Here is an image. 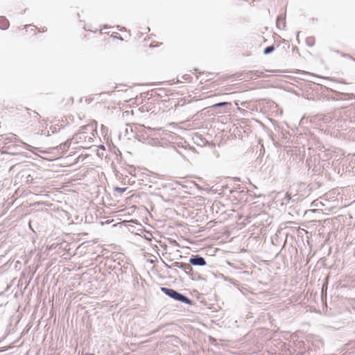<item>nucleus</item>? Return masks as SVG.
Listing matches in <instances>:
<instances>
[{"label": "nucleus", "instance_id": "obj_1", "mask_svg": "<svg viewBox=\"0 0 355 355\" xmlns=\"http://www.w3.org/2000/svg\"><path fill=\"white\" fill-rule=\"evenodd\" d=\"M161 291L164 293L166 295H167L168 296L171 297V298L175 300H178V301H180V302H184L186 304H191V300H189V298H187V297H185L184 295L178 293L177 291L173 290V289H171V288H165V287H162L161 288Z\"/></svg>", "mask_w": 355, "mask_h": 355}, {"label": "nucleus", "instance_id": "obj_2", "mask_svg": "<svg viewBox=\"0 0 355 355\" xmlns=\"http://www.w3.org/2000/svg\"><path fill=\"white\" fill-rule=\"evenodd\" d=\"M189 262L194 266H205L206 261L202 257L195 256L190 259Z\"/></svg>", "mask_w": 355, "mask_h": 355}, {"label": "nucleus", "instance_id": "obj_3", "mask_svg": "<svg viewBox=\"0 0 355 355\" xmlns=\"http://www.w3.org/2000/svg\"><path fill=\"white\" fill-rule=\"evenodd\" d=\"M10 26L9 21L3 16L0 17V29L6 30Z\"/></svg>", "mask_w": 355, "mask_h": 355}, {"label": "nucleus", "instance_id": "obj_4", "mask_svg": "<svg viewBox=\"0 0 355 355\" xmlns=\"http://www.w3.org/2000/svg\"><path fill=\"white\" fill-rule=\"evenodd\" d=\"M275 49V48L274 46H270L266 47L264 49L263 53H264V54H269V53H272Z\"/></svg>", "mask_w": 355, "mask_h": 355}, {"label": "nucleus", "instance_id": "obj_5", "mask_svg": "<svg viewBox=\"0 0 355 355\" xmlns=\"http://www.w3.org/2000/svg\"><path fill=\"white\" fill-rule=\"evenodd\" d=\"M28 28H31L33 30L32 26L31 25L26 26L24 28L20 29V31L21 32V35H24V32H27Z\"/></svg>", "mask_w": 355, "mask_h": 355}, {"label": "nucleus", "instance_id": "obj_6", "mask_svg": "<svg viewBox=\"0 0 355 355\" xmlns=\"http://www.w3.org/2000/svg\"><path fill=\"white\" fill-rule=\"evenodd\" d=\"M230 103H227V102H223V103H216L214 105V107H223V106H225V105H230Z\"/></svg>", "mask_w": 355, "mask_h": 355}, {"label": "nucleus", "instance_id": "obj_7", "mask_svg": "<svg viewBox=\"0 0 355 355\" xmlns=\"http://www.w3.org/2000/svg\"><path fill=\"white\" fill-rule=\"evenodd\" d=\"M127 188L125 187V188H120V187H116L115 188V191L119 192V193H123L126 191Z\"/></svg>", "mask_w": 355, "mask_h": 355}, {"label": "nucleus", "instance_id": "obj_8", "mask_svg": "<svg viewBox=\"0 0 355 355\" xmlns=\"http://www.w3.org/2000/svg\"><path fill=\"white\" fill-rule=\"evenodd\" d=\"M306 41H307V42L309 43V45H313V43H314V38L309 37V38H307Z\"/></svg>", "mask_w": 355, "mask_h": 355}, {"label": "nucleus", "instance_id": "obj_9", "mask_svg": "<svg viewBox=\"0 0 355 355\" xmlns=\"http://www.w3.org/2000/svg\"><path fill=\"white\" fill-rule=\"evenodd\" d=\"M286 198L287 200H291V194H290V193H286Z\"/></svg>", "mask_w": 355, "mask_h": 355}, {"label": "nucleus", "instance_id": "obj_10", "mask_svg": "<svg viewBox=\"0 0 355 355\" xmlns=\"http://www.w3.org/2000/svg\"><path fill=\"white\" fill-rule=\"evenodd\" d=\"M46 31V28L44 30V28L42 29V32H44Z\"/></svg>", "mask_w": 355, "mask_h": 355}]
</instances>
